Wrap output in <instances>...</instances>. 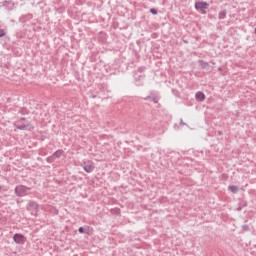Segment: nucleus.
<instances>
[{"mask_svg":"<svg viewBox=\"0 0 256 256\" xmlns=\"http://www.w3.org/2000/svg\"><path fill=\"white\" fill-rule=\"evenodd\" d=\"M150 13H152V15H157V10L155 8L150 9Z\"/></svg>","mask_w":256,"mask_h":256,"instance_id":"obj_8","label":"nucleus"},{"mask_svg":"<svg viewBox=\"0 0 256 256\" xmlns=\"http://www.w3.org/2000/svg\"><path fill=\"white\" fill-rule=\"evenodd\" d=\"M83 169L86 171V173H92L93 169H95V166H93V163L90 160H86L83 163Z\"/></svg>","mask_w":256,"mask_h":256,"instance_id":"obj_3","label":"nucleus"},{"mask_svg":"<svg viewBox=\"0 0 256 256\" xmlns=\"http://www.w3.org/2000/svg\"><path fill=\"white\" fill-rule=\"evenodd\" d=\"M228 191H231V193H237L239 191V187L235 185L228 186Z\"/></svg>","mask_w":256,"mask_h":256,"instance_id":"obj_6","label":"nucleus"},{"mask_svg":"<svg viewBox=\"0 0 256 256\" xmlns=\"http://www.w3.org/2000/svg\"><path fill=\"white\" fill-rule=\"evenodd\" d=\"M15 193L18 195V197H25L26 195H29V188L20 185L15 188Z\"/></svg>","mask_w":256,"mask_h":256,"instance_id":"obj_2","label":"nucleus"},{"mask_svg":"<svg viewBox=\"0 0 256 256\" xmlns=\"http://www.w3.org/2000/svg\"><path fill=\"white\" fill-rule=\"evenodd\" d=\"M13 239L15 243H18L19 245H23L25 243V236H23V234H15Z\"/></svg>","mask_w":256,"mask_h":256,"instance_id":"obj_4","label":"nucleus"},{"mask_svg":"<svg viewBox=\"0 0 256 256\" xmlns=\"http://www.w3.org/2000/svg\"><path fill=\"white\" fill-rule=\"evenodd\" d=\"M195 9L198 10L199 13H202V15H205L207 9H209V4L207 2H196Z\"/></svg>","mask_w":256,"mask_h":256,"instance_id":"obj_1","label":"nucleus"},{"mask_svg":"<svg viewBox=\"0 0 256 256\" xmlns=\"http://www.w3.org/2000/svg\"><path fill=\"white\" fill-rule=\"evenodd\" d=\"M85 229H83V227L79 228V233H84Z\"/></svg>","mask_w":256,"mask_h":256,"instance_id":"obj_10","label":"nucleus"},{"mask_svg":"<svg viewBox=\"0 0 256 256\" xmlns=\"http://www.w3.org/2000/svg\"><path fill=\"white\" fill-rule=\"evenodd\" d=\"M196 101H205V94L203 92H197L195 94Z\"/></svg>","mask_w":256,"mask_h":256,"instance_id":"obj_5","label":"nucleus"},{"mask_svg":"<svg viewBox=\"0 0 256 256\" xmlns=\"http://www.w3.org/2000/svg\"><path fill=\"white\" fill-rule=\"evenodd\" d=\"M5 36V31L3 29H0V37H4Z\"/></svg>","mask_w":256,"mask_h":256,"instance_id":"obj_9","label":"nucleus"},{"mask_svg":"<svg viewBox=\"0 0 256 256\" xmlns=\"http://www.w3.org/2000/svg\"><path fill=\"white\" fill-rule=\"evenodd\" d=\"M54 157H56L57 159H59V157L63 156V150H57L54 154Z\"/></svg>","mask_w":256,"mask_h":256,"instance_id":"obj_7","label":"nucleus"}]
</instances>
